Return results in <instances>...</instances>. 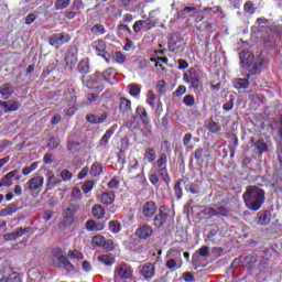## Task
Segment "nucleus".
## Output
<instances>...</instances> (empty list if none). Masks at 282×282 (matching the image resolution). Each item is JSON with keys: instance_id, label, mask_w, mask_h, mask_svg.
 <instances>
[{"instance_id": "nucleus-1", "label": "nucleus", "mask_w": 282, "mask_h": 282, "mask_svg": "<svg viewBox=\"0 0 282 282\" xmlns=\"http://www.w3.org/2000/svg\"><path fill=\"white\" fill-rule=\"evenodd\" d=\"M242 198L249 210L257 212L265 203V192L260 187L249 186Z\"/></svg>"}, {"instance_id": "nucleus-2", "label": "nucleus", "mask_w": 282, "mask_h": 282, "mask_svg": "<svg viewBox=\"0 0 282 282\" xmlns=\"http://www.w3.org/2000/svg\"><path fill=\"white\" fill-rule=\"evenodd\" d=\"M240 63L243 67H249L252 74H257L259 69H261V65H263L261 58L256 57L254 54L249 53L246 58V53H240Z\"/></svg>"}, {"instance_id": "nucleus-3", "label": "nucleus", "mask_w": 282, "mask_h": 282, "mask_svg": "<svg viewBox=\"0 0 282 282\" xmlns=\"http://www.w3.org/2000/svg\"><path fill=\"white\" fill-rule=\"evenodd\" d=\"M131 276H133V269L127 263L120 264L115 270V282L128 281Z\"/></svg>"}, {"instance_id": "nucleus-4", "label": "nucleus", "mask_w": 282, "mask_h": 282, "mask_svg": "<svg viewBox=\"0 0 282 282\" xmlns=\"http://www.w3.org/2000/svg\"><path fill=\"white\" fill-rule=\"evenodd\" d=\"M53 261L54 263H57L61 268H64L67 272H73L74 270V264L69 262L67 257L63 254V251L61 249L54 250L53 251Z\"/></svg>"}, {"instance_id": "nucleus-5", "label": "nucleus", "mask_w": 282, "mask_h": 282, "mask_svg": "<svg viewBox=\"0 0 282 282\" xmlns=\"http://www.w3.org/2000/svg\"><path fill=\"white\" fill-rule=\"evenodd\" d=\"M82 83L88 89H98V91H102V89H105L102 86V78H100L99 75H95L93 77H83Z\"/></svg>"}, {"instance_id": "nucleus-6", "label": "nucleus", "mask_w": 282, "mask_h": 282, "mask_svg": "<svg viewBox=\"0 0 282 282\" xmlns=\"http://www.w3.org/2000/svg\"><path fill=\"white\" fill-rule=\"evenodd\" d=\"M183 82L191 85L192 89H199V75L195 68H189V75H183Z\"/></svg>"}, {"instance_id": "nucleus-7", "label": "nucleus", "mask_w": 282, "mask_h": 282, "mask_svg": "<svg viewBox=\"0 0 282 282\" xmlns=\"http://www.w3.org/2000/svg\"><path fill=\"white\" fill-rule=\"evenodd\" d=\"M44 184L45 178L41 175L34 176L26 182V186L32 191V193H41Z\"/></svg>"}, {"instance_id": "nucleus-8", "label": "nucleus", "mask_w": 282, "mask_h": 282, "mask_svg": "<svg viewBox=\"0 0 282 282\" xmlns=\"http://www.w3.org/2000/svg\"><path fill=\"white\" fill-rule=\"evenodd\" d=\"M93 50L97 53V56H101L105 61H109V53H107V44L102 40H97L91 44Z\"/></svg>"}, {"instance_id": "nucleus-9", "label": "nucleus", "mask_w": 282, "mask_h": 282, "mask_svg": "<svg viewBox=\"0 0 282 282\" xmlns=\"http://www.w3.org/2000/svg\"><path fill=\"white\" fill-rule=\"evenodd\" d=\"M66 67L72 69L76 63H78V50L76 47H70L65 56Z\"/></svg>"}, {"instance_id": "nucleus-10", "label": "nucleus", "mask_w": 282, "mask_h": 282, "mask_svg": "<svg viewBox=\"0 0 282 282\" xmlns=\"http://www.w3.org/2000/svg\"><path fill=\"white\" fill-rule=\"evenodd\" d=\"M79 208L80 205H78L77 203H70L67 208L63 209L62 215L64 219H68L70 224H74V215L78 213Z\"/></svg>"}, {"instance_id": "nucleus-11", "label": "nucleus", "mask_w": 282, "mask_h": 282, "mask_svg": "<svg viewBox=\"0 0 282 282\" xmlns=\"http://www.w3.org/2000/svg\"><path fill=\"white\" fill-rule=\"evenodd\" d=\"M21 174H19V170H13L7 173L2 178L1 182L4 186H12L14 184V180L17 182L21 181Z\"/></svg>"}, {"instance_id": "nucleus-12", "label": "nucleus", "mask_w": 282, "mask_h": 282, "mask_svg": "<svg viewBox=\"0 0 282 282\" xmlns=\"http://www.w3.org/2000/svg\"><path fill=\"white\" fill-rule=\"evenodd\" d=\"M70 39L67 33H57L50 37V43L51 45H65V43H69Z\"/></svg>"}, {"instance_id": "nucleus-13", "label": "nucleus", "mask_w": 282, "mask_h": 282, "mask_svg": "<svg viewBox=\"0 0 282 282\" xmlns=\"http://www.w3.org/2000/svg\"><path fill=\"white\" fill-rule=\"evenodd\" d=\"M141 274L147 281L153 279L155 276V264L151 262H147L145 264H143L141 269Z\"/></svg>"}, {"instance_id": "nucleus-14", "label": "nucleus", "mask_w": 282, "mask_h": 282, "mask_svg": "<svg viewBox=\"0 0 282 282\" xmlns=\"http://www.w3.org/2000/svg\"><path fill=\"white\" fill-rule=\"evenodd\" d=\"M137 237L139 239H149L153 235V228L150 225H141L137 231H135Z\"/></svg>"}, {"instance_id": "nucleus-15", "label": "nucleus", "mask_w": 282, "mask_h": 282, "mask_svg": "<svg viewBox=\"0 0 282 282\" xmlns=\"http://www.w3.org/2000/svg\"><path fill=\"white\" fill-rule=\"evenodd\" d=\"M109 118V112H104L102 115H87L86 120L90 124H102L105 120Z\"/></svg>"}, {"instance_id": "nucleus-16", "label": "nucleus", "mask_w": 282, "mask_h": 282, "mask_svg": "<svg viewBox=\"0 0 282 282\" xmlns=\"http://www.w3.org/2000/svg\"><path fill=\"white\" fill-rule=\"evenodd\" d=\"M208 254H210V248L209 247H202L198 250V252H196L192 256L193 265H199V258L200 257H208Z\"/></svg>"}, {"instance_id": "nucleus-17", "label": "nucleus", "mask_w": 282, "mask_h": 282, "mask_svg": "<svg viewBox=\"0 0 282 282\" xmlns=\"http://www.w3.org/2000/svg\"><path fill=\"white\" fill-rule=\"evenodd\" d=\"M143 215L144 217H153L155 213H158V206H155V203L153 200H149L143 205Z\"/></svg>"}, {"instance_id": "nucleus-18", "label": "nucleus", "mask_w": 282, "mask_h": 282, "mask_svg": "<svg viewBox=\"0 0 282 282\" xmlns=\"http://www.w3.org/2000/svg\"><path fill=\"white\" fill-rule=\"evenodd\" d=\"M0 107L3 109L4 113H10V111H19V102L17 101H0Z\"/></svg>"}, {"instance_id": "nucleus-19", "label": "nucleus", "mask_w": 282, "mask_h": 282, "mask_svg": "<svg viewBox=\"0 0 282 282\" xmlns=\"http://www.w3.org/2000/svg\"><path fill=\"white\" fill-rule=\"evenodd\" d=\"M12 94H14V86H12V84H3L0 86V95L4 100H8Z\"/></svg>"}, {"instance_id": "nucleus-20", "label": "nucleus", "mask_w": 282, "mask_h": 282, "mask_svg": "<svg viewBox=\"0 0 282 282\" xmlns=\"http://www.w3.org/2000/svg\"><path fill=\"white\" fill-rule=\"evenodd\" d=\"M86 230H88V232H100V230H105V225L96 223L95 220H88L86 221Z\"/></svg>"}, {"instance_id": "nucleus-21", "label": "nucleus", "mask_w": 282, "mask_h": 282, "mask_svg": "<svg viewBox=\"0 0 282 282\" xmlns=\"http://www.w3.org/2000/svg\"><path fill=\"white\" fill-rule=\"evenodd\" d=\"M272 221V214L270 212L258 213V224L260 226H268Z\"/></svg>"}, {"instance_id": "nucleus-22", "label": "nucleus", "mask_w": 282, "mask_h": 282, "mask_svg": "<svg viewBox=\"0 0 282 282\" xmlns=\"http://www.w3.org/2000/svg\"><path fill=\"white\" fill-rule=\"evenodd\" d=\"M100 200L105 206H111L116 202V194L113 192H105L101 194Z\"/></svg>"}, {"instance_id": "nucleus-23", "label": "nucleus", "mask_w": 282, "mask_h": 282, "mask_svg": "<svg viewBox=\"0 0 282 282\" xmlns=\"http://www.w3.org/2000/svg\"><path fill=\"white\" fill-rule=\"evenodd\" d=\"M116 76H118V73L115 68H108L102 73L104 80L106 83H109L110 85H113V80H116Z\"/></svg>"}, {"instance_id": "nucleus-24", "label": "nucleus", "mask_w": 282, "mask_h": 282, "mask_svg": "<svg viewBox=\"0 0 282 282\" xmlns=\"http://www.w3.org/2000/svg\"><path fill=\"white\" fill-rule=\"evenodd\" d=\"M119 100H120L119 111L121 113H131V100L124 97H121Z\"/></svg>"}, {"instance_id": "nucleus-25", "label": "nucleus", "mask_w": 282, "mask_h": 282, "mask_svg": "<svg viewBox=\"0 0 282 282\" xmlns=\"http://www.w3.org/2000/svg\"><path fill=\"white\" fill-rule=\"evenodd\" d=\"M113 135V131H106L105 134L101 137L99 141L100 149H109V141L111 140V137Z\"/></svg>"}, {"instance_id": "nucleus-26", "label": "nucleus", "mask_w": 282, "mask_h": 282, "mask_svg": "<svg viewBox=\"0 0 282 282\" xmlns=\"http://www.w3.org/2000/svg\"><path fill=\"white\" fill-rule=\"evenodd\" d=\"M46 191H53V188L56 187V175L54 174V172L48 171L46 173Z\"/></svg>"}, {"instance_id": "nucleus-27", "label": "nucleus", "mask_w": 282, "mask_h": 282, "mask_svg": "<svg viewBox=\"0 0 282 282\" xmlns=\"http://www.w3.org/2000/svg\"><path fill=\"white\" fill-rule=\"evenodd\" d=\"M135 112L140 120L143 122V124H149V113L147 112V109H144V107L138 106Z\"/></svg>"}, {"instance_id": "nucleus-28", "label": "nucleus", "mask_w": 282, "mask_h": 282, "mask_svg": "<svg viewBox=\"0 0 282 282\" xmlns=\"http://www.w3.org/2000/svg\"><path fill=\"white\" fill-rule=\"evenodd\" d=\"M167 217L169 216L166 215V213H163L162 210H160V213L154 217V226L156 228H162V226L166 224Z\"/></svg>"}, {"instance_id": "nucleus-29", "label": "nucleus", "mask_w": 282, "mask_h": 282, "mask_svg": "<svg viewBox=\"0 0 282 282\" xmlns=\"http://www.w3.org/2000/svg\"><path fill=\"white\" fill-rule=\"evenodd\" d=\"M19 210L17 204H10L7 208L0 210V217H8L10 215H14Z\"/></svg>"}, {"instance_id": "nucleus-30", "label": "nucleus", "mask_w": 282, "mask_h": 282, "mask_svg": "<svg viewBox=\"0 0 282 282\" xmlns=\"http://www.w3.org/2000/svg\"><path fill=\"white\" fill-rule=\"evenodd\" d=\"M91 213L95 219H102L105 217V207H102L101 205H95L93 206Z\"/></svg>"}, {"instance_id": "nucleus-31", "label": "nucleus", "mask_w": 282, "mask_h": 282, "mask_svg": "<svg viewBox=\"0 0 282 282\" xmlns=\"http://www.w3.org/2000/svg\"><path fill=\"white\" fill-rule=\"evenodd\" d=\"M128 90L130 96H132L133 98H138L142 91V87L138 84H130L128 85Z\"/></svg>"}, {"instance_id": "nucleus-32", "label": "nucleus", "mask_w": 282, "mask_h": 282, "mask_svg": "<svg viewBox=\"0 0 282 282\" xmlns=\"http://www.w3.org/2000/svg\"><path fill=\"white\" fill-rule=\"evenodd\" d=\"M235 89H248L250 87V83L246 78H238L234 80Z\"/></svg>"}, {"instance_id": "nucleus-33", "label": "nucleus", "mask_w": 282, "mask_h": 282, "mask_svg": "<svg viewBox=\"0 0 282 282\" xmlns=\"http://www.w3.org/2000/svg\"><path fill=\"white\" fill-rule=\"evenodd\" d=\"M98 261L104 263V265H113L116 263V259L109 254L99 256Z\"/></svg>"}, {"instance_id": "nucleus-34", "label": "nucleus", "mask_w": 282, "mask_h": 282, "mask_svg": "<svg viewBox=\"0 0 282 282\" xmlns=\"http://www.w3.org/2000/svg\"><path fill=\"white\" fill-rule=\"evenodd\" d=\"M0 282H23V281L21 280V275H19V273H11L8 276L3 275L0 279Z\"/></svg>"}, {"instance_id": "nucleus-35", "label": "nucleus", "mask_w": 282, "mask_h": 282, "mask_svg": "<svg viewBox=\"0 0 282 282\" xmlns=\"http://www.w3.org/2000/svg\"><path fill=\"white\" fill-rule=\"evenodd\" d=\"M102 174V164L101 163H94L90 167V175L93 177H98V175Z\"/></svg>"}, {"instance_id": "nucleus-36", "label": "nucleus", "mask_w": 282, "mask_h": 282, "mask_svg": "<svg viewBox=\"0 0 282 282\" xmlns=\"http://www.w3.org/2000/svg\"><path fill=\"white\" fill-rule=\"evenodd\" d=\"M68 258L72 259V261H83L85 259V256L83 254V252L75 249L68 251Z\"/></svg>"}, {"instance_id": "nucleus-37", "label": "nucleus", "mask_w": 282, "mask_h": 282, "mask_svg": "<svg viewBox=\"0 0 282 282\" xmlns=\"http://www.w3.org/2000/svg\"><path fill=\"white\" fill-rule=\"evenodd\" d=\"M158 158V154L155 153V149L153 148H148L145 150V153H144V159L148 161V162H155V159Z\"/></svg>"}, {"instance_id": "nucleus-38", "label": "nucleus", "mask_w": 282, "mask_h": 282, "mask_svg": "<svg viewBox=\"0 0 282 282\" xmlns=\"http://www.w3.org/2000/svg\"><path fill=\"white\" fill-rule=\"evenodd\" d=\"M155 12H160V9L152 10V11L149 13V19L145 20V23H144L147 30H153V28H155V21L151 20V19H153V14H154Z\"/></svg>"}, {"instance_id": "nucleus-39", "label": "nucleus", "mask_w": 282, "mask_h": 282, "mask_svg": "<svg viewBox=\"0 0 282 282\" xmlns=\"http://www.w3.org/2000/svg\"><path fill=\"white\" fill-rule=\"evenodd\" d=\"M158 173L161 180L165 182V184L171 182V176H169V170H166V166L159 169Z\"/></svg>"}, {"instance_id": "nucleus-40", "label": "nucleus", "mask_w": 282, "mask_h": 282, "mask_svg": "<svg viewBox=\"0 0 282 282\" xmlns=\"http://www.w3.org/2000/svg\"><path fill=\"white\" fill-rule=\"evenodd\" d=\"M109 230L110 232H113V235H118L120 230H122V225L118 220H111L109 223Z\"/></svg>"}, {"instance_id": "nucleus-41", "label": "nucleus", "mask_w": 282, "mask_h": 282, "mask_svg": "<svg viewBox=\"0 0 282 282\" xmlns=\"http://www.w3.org/2000/svg\"><path fill=\"white\" fill-rule=\"evenodd\" d=\"M78 72H80V74H89V59H83L79 62Z\"/></svg>"}, {"instance_id": "nucleus-42", "label": "nucleus", "mask_w": 282, "mask_h": 282, "mask_svg": "<svg viewBox=\"0 0 282 282\" xmlns=\"http://www.w3.org/2000/svg\"><path fill=\"white\" fill-rule=\"evenodd\" d=\"M105 236L97 235L93 237V246H95V248H102L105 246Z\"/></svg>"}, {"instance_id": "nucleus-43", "label": "nucleus", "mask_w": 282, "mask_h": 282, "mask_svg": "<svg viewBox=\"0 0 282 282\" xmlns=\"http://www.w3.org/2000/svg\"><path fill=\"white\" fill-rule=\"evenodd\" d=\"M107 32V30H105V25L102 24H95L91 28V33L96 34L97 36H102V34H105Z\"/></svg>"}, {"instance_id": "nucleus-44", "label": "nucleus", "mask_w": 282, "mask_h": 282, "mask_svg": "<svg viewBox=\"0 0 282 282\" xmlns=\"http://www.w3.org/2000/svg\"><path fill=\"white\" fill-rule=\"evenodd\" d=\"M167 158L166 154L162 153L159 159L155 162V165L158 169H164V166H166V162H167Z\"/></svg>"}, {"instance_id": "nucleus-45", "label": "nucleus", "mask_w": 282, "mask_h": 282, "mask_svg": "<svg viewBox=\"0 0 282 282\" xmlns=\"http://www.w3.org/2000/svg\"><path fill=\"white\" fill-rule=\"evenodd\" d=\"M72 0H56L55 1V10H65V8L69 7Z\"/></svg>"}, {"instance_id": "nucleus-46", "label": "nucleus", "mask_w": 282, "mask_h": 282, "mask_svg": "<svg viewBox=\"0 0 282 282\" xmlns=\"http://www.w3.org/2000/svg\"><path fill=\"white\" fill-rule=\"evenodd\" d=\"M36 169H39V162H33L31 165L23 167L22 174L30 175V173H33Z\"/></svg>"}, {"instance_id": "nucleus-47", "label": "nucleus", "mask_w": 282, "mask_h": 282, "mask_svg": "<svg viewBox=\"0 0 282 282\" xmlns=\"http://www.w3.org/2000/svg\"><path fill=\"white\" fill-rule=\"evenodd\" d=\"M147 105H149V107H152V109H155V94L152 90L148 91Z\"/></svg>"}, {"instance_id": "nucleus-48", "label": "nucleus", "mask_w": 282, "mask_h": 282, "mask_svg": "<svg viewBox=\"0 0 282 282\" xmlns=\"http://www.w3.org/2000/svg\"><path fill=\"white\" fill-rule=\"evenodd\" d=\"M82 191L85 195H87V193H91V191H94V181L85 182Z\"/></svg>"}, {"instance_id": "nucleus-49", "label": "nucleus", "mask_w": 282, "mask_h": 282, "mask_svg": "<svg viewBox=\"0 0 282 282\" xmlns=\"http://www.w3.org/2000/svg\"><path fill=\"white\" fill-rule=\"evenodd\" d=\"M70 197H72V199H74V202L80 200V197H83V193L80 192V188L74 187L72 189Z\"/></svg>"}, {"instance_id": "nucleus-50", "label": "nucleus", "mask_w": 282, "mask_h": 282, "mask_svg": "<svg viewBox=\"0 0 282 282\" xmlns=\"http://www.w3.org/2000/svg\"><path fill=\"white\" fill-rule=\"evenodd\" d=\"M116 247H117V245H116V242H113V240H111V239L105 240L104 248L108 252H112V250H116Z\"/></svg>"}, {"instance_id": "nucleus-51", "label": "nucleus", "mask_w": 282, "mask_h": 282, "mask_svg": "<svg viewBox=\"0 0 282 282\" xmlns=\"http://www.w3.org/2000/svg\"><path fill=\"white\" fill-rule=\"evenodd\" d=\"M207 129H208V131H210V133H217V132L221 131V128L215 121H210L207 126Z\"/></svg>"}, {"instance_id": "nucleus-52", "label": "nucleus", "mask_w": 282, "mask_h": 282, "mask_svg": "<svg viewBox=\"0 0 282 282\" xmlns=\"http://www.w3.org/2000/svg\"><path fill=\"white\" fill-rule=\"evenodd\" d=\"M166 268L169 270H180V268H182L181 264L177 265V262L175 261V259H169L166 261Z\"/></svg>"}, {"instance_id": "nucleus-53", "label": "nucleus", "mask_w": 282, "mask_h": 282, "mask_svg": "<svg viewBox=\"0 0 282 282\" xmlns=\"http://www.w3.org/2000/svg\"><path fill=\"white\" fill-rule=\"evenodd\" d=\"M113 58H115L116 63H118L119 65H122V63H124V61H127V56H124V54H122V52H116L113 54Z\"/></svg>"}, {"instance_id": "nucleus-54", "label": "nucleus", "mask_w": 282, "mask_h": 282, "mask_svg": "<svg viewBox=\"0 0 282 282\" xmlns=\"http://www.w3.org/2000/svg\"><path fill=\"white\" fill-rule=\"evenodd\" d=\"M144 23H147V21H144V20L135 21L132 26L133 32H135V34H138V32H140L142 30V28H144Z\"/></svg>"}, {"instance_id": "nucleus-55", "label": "nucleus", "mask_w": 282, "mask_h": 282, "mask_svg": "<svg viewBox=\"0 0 282 282\" xmlns=\"http://www.w3.org/2000/svg\"><path fill=\"white\" fill-rule=\"evenodd\" d=\"M183 102L185 107H193V105H195V97H193L192 95H186L183 98Z\"/></svg>"}, {"instance_id": "nucleus-56", "label": "nucleus", "mask_w": 282, "mask_h": 282, "mask_svg": "<svg viewBox=\"0 0 282 282\" xmlns=\"http://www.w3.org/2000/svg\"><path fill=\"white\" fill-rule=\"evenodd\" d=\"M256 149L259 153H265L268 151V144L260 140L256 143Z\"/></svg>"}, {"instance_id": "nucleus-57", "label": "nucleus", "mask_w": 282, "mask_h": 282, "mask_svg": "<svg viewBox=\"0 0 282 282\" xmlns=\"http://www.w3.org/2000/svg\"><path fill=\"white\" fill-rule=\"evenodd\" d=\"M235 107V98L230 97L228 102L223 105L224 111H232V108Z\"/></svg>"}, {"instance_id": "nucleus-58", "label": "nucleus", "mask_w": 282, "mask_h": 282, "mask_svg": "<svg viewBox=\"0 0 282 282\" xmlns=\"http://www.w3.org/2000/svg\"><path fill=\"white\" fill-rule=\"evenodd\" d=\"M128 169L130 173H132V171H138V169H140V163L135 159H132L129 162Z\"/></svg>"}, {"instance_id": "nucleus-59", "label": "nucleus", "mask_w": 282, "mask_h": 282, "mask_svg": "<svg viewBox=\"0 0 282 282\" xmlns=\"http://www.w3.org/2000/svg\"><path fill=\"white\" fill-rule=\"evenodd\" d=\"M186 94V86H178L176 90L173 93L175 98H180Z\"/></svg>"}, {"instance_id": "nucleus-60", "label": "nucleus", "mask_w": 282, "mask_h": 282, "mask_svg": "<svg viewBox=\"0 0 282 282\" xmlns=\"http://www.w3.org/2000/svg\"><path fill=\"white\" fill-rule=\"evenodd\" d=\"M109 188H118L120 186V176H115L108 183Z\"/></svg>"}, {"instance_id": "nucleus-61", "label": "nucleus", "mask_w": 282, "mask_h": 282, "mask_svg": "<svg viewBox=\"0 0 282 282\" xmlns=\"http://www.w3.org/2000/svg\"><path fill=\"white\" fill-rule=\"evenodd\" d=\"M61 177L64 182H69V180H72L73 175H72V172H69L68 170H63L61 172Z\"/></svg>"}, {"instance_id": "nucleus-62", "label": "nucleus", "mask_w": 282, "mask_h": 282, "mask_svg": "<svg viewBox=\"0 0 282 282\" xmlns=\"http://www.w3.org/2000/svg\"><path fill=\"white\" fill-rule=\"evenodd\" d=\"M58 144H61L58 139L51 138L47 143V149H57Z\"/></svg>"}, {"instance_id": "nucleus-63", "label": "nucleus", "mask_w": 282, "mask_h": 282, "mask_svg": "<svg viewBox=\"0 0 282 282\" xmlns=\"http://www.w3.org/2000/svg\"><path fill=\"white\" fill-rule=\"evenodd\" d=\"M243 8H245V12H249V14H254V8L252 2L250 1L246 2Z\"/></svg>"}, {"instance_id": "nucleus-64", "label": "nucleus", "mask_w": 282, "mask_h": 282, "mask_svg": "<svg viewBox=\"0 0 282 282\" xmlns=\"http://www.w3.org/2000/svg\"><path fill=\"white\" fill-rule=\"evenodd\" d=\"M133 21V15L131 13L123 14L122 20H120V23H131Z\"/></svg>"}]
</instances>
